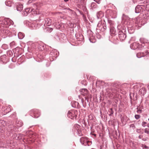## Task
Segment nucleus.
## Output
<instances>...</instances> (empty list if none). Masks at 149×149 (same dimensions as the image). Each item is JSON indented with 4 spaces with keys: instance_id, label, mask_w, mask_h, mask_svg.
Wrapping results in <instances>:
<instances>
[{
    "instance_id": "nucleus-22",
    "label": "nucleus",
    "mask_w": 149,
    "mask_h": 149,
    "mask_svg": "<svg viewBox=\"0 0 149 149\" xmlns=\"http://www.w3.org/2000/svg\"><path fill=\"white\" fill-rule=\"evenodd\" d=\"M110 111V114H109L110 116H111L113 114V112L112 108L110 109V111Z\"/></svg>"
},
{
    "instance_id": "nucleus-26",
    "label": "nucleus",
    "mask_w": 149,
    "mask_h": 149,
    "mask_svg": "<svg viewBox=\"0 0 149 149\" xmlns=\"http://www.w3.org/2000/svg\"><path fill=\"white\" fill-rule=\"evenodd\" d=\"M146 122H144L142 123V125L143 126L145 127L146 126Z\"/></svg>"
},
{
    "instance_id": "nucleus-16",
    "label": "nucleus",
    "mask_w": 149,
    "mask_h": 149,
    "mask_svg": "<svg viewBox=\"0 0 149 149\" xmlns=\"http://www.w3.org/2000/svg\"><path fill=\"white\" fill-rule=\"evenodd\" d=\"M75 127L76 130H77L81 129V127L78 124H76L75 125Z\"/></svg>"
},
{
    "instance_id": "nucleus-4",
    "label": "nucleus",
    "mask_w": 149,
    "mask_h": 149,
    "mask_svg": "<svg viewBox=\"0 0 149 149\" xmlns=\"http://www.w3.org/2000/svg\"><path fill=\"white\" fill-rule=\"evenodd\" d=\"M81 94L83 96H88V91L86 89H82L80 90Z\"/></svg>"
},
{
    "instance_id": "nucleus-31",
    "label": "nucleus",
    "mask_w": 149,
    "mask_h": 149,
    "mask_svg": "<svg viewBox=\"0 0 149 149\" xmlns=\"http://www.w3.org/2000/svg\"><path fill=\"white\" fill-rule=\"evenodd\" d=\"M142 136H141V135H140L139 137V139H141L142 138Z\"/></svg>"
},
{
    "instance_id": "nucleus-8",
    "label": "nucleus",
    "mask_w": 149,
    "mask_h": 149,
    "mask_svg": "<svg viewBox=\"0 0 149 149\" xmlns=\"http://www.w3.org/2000/svg\"><path fill=\"white\" fill-rule=\"evenodd\" d=\"M142 10V8L140 6H137L135 8V12L138 13H140Z\"/></svg>"
},
{
    "instance_id": "nucleus-27",
    "label": "nucleus",
    "mask_w": 149,
    "mask_h": 149,
    "mask_svg": "<svg viewBox=\"0 0 149 149\" xmlns=\"http://www.w3.org/2000/svg\"><path fill=\"white\" fill-rule=\"evenodd\" d=\"M135 127L134 125V124H132L130 125V127H132V128H134Z\"/></svg>"
},
{
    "instance_id": "nucleus-20",
    "label": "nucleus",
    "mask_w": 149,
    "mask_h": 149,
    "mask_svg": "<svg viewBox=\"0 0 149 149\" xmlns=\"http://www.w3.org/2000/svg\"><path fill=\"white\" fill-rule=\"evenodd\" d=\"M144 132L145 133L148 134H149V129L146 128L144 130Z\"/></svg>"
},
{
    "instance_id": "nucleus-9",
    "label": "nucleus",
    "mask_w": 149,
    "mask_h": 149,
    "mask_svg": "<svg viewBox=\"0 0 149 149\" xmlns=\"http://www.w3.org/2000/svg\"><path fill=\"white\" fill-rule=\"evenodd\" d=\"M52 30V29L49 27H46L44 29V31L45 33L51 32Z\"/></svg>"
},
{
    "instance_id": "nucleus-6",
    "label": "nucleus",
    "mask_w": 149,
    "mask_h": 149,
    "mask_svg": "<svg viewBox=\"0 0 149 149\" xmlns=\"http://www.w3.org/2000/svg\"><path fill=\"white\" fill-rule=\"evenodd\" d=\"M119 37L121 40H123L126 38V35L122 32H120L119 35Z\"/></svg>"
},
{
    "instance_id": "nucleus-40",
    "label": "nucleus",
    "mask_w": 149,
    "mask_h": 149,
    "mask_svg": "<svg viewBox=\"0 0 149 149\" xmlns=\"http://www.w3.org/2000/svg\"><path fill=\"white\" fill-rule=\"evenodd\" d=\"M148 120H149V119H148Z\"/></svg>"
},
{
    "instance_id": "nucleus-38",
    "label": "nucleus",
    "mask_w": 149,
    "mask_h": 149,
    "mask_svg": "<svg viewBox=\"0 0 149 149\" xmlns=\"http://www.w3.org/2000/svg\"><path fill=\"white\" fill-rule=\"evenodd\" d=\"M148 89H149V86H148Z\"/></svg>"
},
{
    "instance_id": "nucleus-10",
    "label": "nucleus",
    "mask_w": 149,
    "mask_h": 149,
    "mask_svg": "<svg viewBox=\"0 0 149 149\" xmlns=\"http://www.w3.org/2000/svg\"><path fill=\"white\" fill-rule=\"evenodd\" d=\"M23 6L22 4H19L17 5V9L18 11H20L23 10Z\"/></svg>"
},
{
    "instance_id": "nucleus-14",
    "label": "nucleus",
    "mask_w": 149,
    "mask_h": 149,
    "mask_svg": "<svg viewBox=\"0 0 149 149\" xmlns=\"http://www.w3.org/2000/svg\"><path fill=\"white\" fill-rule=\"evenodd\" d=\"M140 41L143 44H144L145 43H147L148 42V40L146 39H144L143 38H141L140 39Z\"/></svg>"
},
{
    "instance_id": "nucleus-39",
    "label": "nucleus",
    "mask_w": 149,
    "mask_h": 149,
    "mask_svg": "<svg viewBox=\"0 0 149 149\" xmlns=\"http://www.w3.org/2000/svg\"><path fill=\"white\" fill-rule=\"evenodd\" d=\"M148 125H149L148 127H149V124H148Z\"/></svg>"
},
{
    "instance_id": "nucleus-19",
    "label": "nucleus",
    "mask_w": 149,
    "mask_h": 149,
    "mask_svg": "<svg viewBox=\"0 0 149 149\" xmlns=\"http://www.w3.org/2000/svg\"><path fill=\"white\" fill-rule=\"evenodd\" d=\"M4 124H5V122L2 120H0V126L1 125V124L2 125H4Z\"/></svg>"
},
{
    "instance_id": "nucleus-2",
    "label": "nucleus",
    "mask_w": 149,
    "mask_h": 149,
    "mask_svg": "<svg viewBox=\"0 0 149 149\" xmlns=\"http://www.w3.org/2000/svg\"><path fill=\"white\" fill-rule=\"evenodd\" d=\"M77 114V111L76 110H71L68 111L67 115L69 118L72 119L74 118H76Z\"/></svg>"
},
{
    "instance_id": "nucleus-32",
    "label": "nucleus",
    "mask_w": 149,
    "mask_h": 149,
    "mask_svg": "<svg viewBox=\"0 0 149 149\" xmlns=\"http://www.w3.org/2000/svg\"><path fill=\"white\" fill-rule=\"evenodd\" d=\"M68 1V0H64V1L65 2H67V1Z\"/></svg>"
},
{
    "instance_id": "nucleus-28",
    "label": "nucleus",
    "mask_w": 149,
    "mask_h": 149,
    "mask_svg": "<svg viewBox=\"0 0 149 149\" xmlns=\"http://www.w3.org/2000/svg\"><path fill=\"white\" fill-rule=\"evenodd\" d=\"M20 123H21L20 125H17L18 126L21 127V126H22V124H23L21 122H20Z\"/></svg>"
},
{
    "instance_id": "nucleus-29",
    "label": "nucleus",
    "mask_w": 149,
    "mask_h": 149,
    "mask_svg": "<svg viewBox=\"0 0 149 149\" xmlns=\"http://www.w3.org/2000/svg\"><path fill=\"white\" fill-rule=\"evenodd\" d=\"M95 3H92V6H94L95 5Z\"/></svg>"
},
{
    "instance_id": "nucleus-11",
    "label": "nucleus",
    "mask_w": 149,
    "mask_h": 149,
    "mask_svg": "<svg viewBox=\"0 0 149 149\" xmlns=\"http://www.w3.org/2000/svg\"><path fill=\"white\" fill-rule=\"evenodd\" d=\"M146 54L143 53L139 52L137 54L136 56L138 58H140L144 56Z\"/></svg>"
},
{
    "instance_id": "nucleus-30",
    "label": "nucleus",
    "mask_w": 149,
    "mask_h": 149,
    "mask_svg": "<svg viewBox=\"0 0 149 149\" xmlns=\"http://www.w3.org/2000/svg\"><path fill=\"white\" fill-rule=\"evenodd\" d=\"M34 115H35V112H34ZM35 118H38V116H36V115H35Z\"/></svg>"
},
{
    "instance_id": "nucleus-17",
    "label": "nucleus",
    "mask_w": 149,
    "mask_h": 149,
    "mask_svg": "<svg viewBox=\"0 0 149 149\" xmlns=\"http://www.w3.org/2000/svg\"><path fill=\"white\" fill-rule=\"evenodd\" d=\"M78 134L79 136H81L83 135V133L82 132L81 129L77 130Z\"/></svg>"
},
{
    "instance_id": "nucleus-24",
    "label": "nucleus",
    "mask_w": 149,
    "mask_h": 149,
    "mask_svg": "<svg viewBox=\"0 0 149 149\" xmlns=\"http://www.w3.org/2000/svg\"><path fill=\"white\" fill-rule=\"evenodd\" d=\"M112 12V10H107L106 13L108 14L109 13H111Z\"/></svg>"
},
{
    "instance_id": "nucleus-33",
    "label": "nucleus",
    "mask_w": 149,
    "mask_h": 149,
    "mask_svg": "<svg viewBox=\"0 0 149 149\" xmlns=\"http://www.w3.org/2000/svg\"><path fill=\"white\" fill-rule=\"evenodd\" d=\"M98 81H97L96 82V84H98Z\"/></svg>"
},
{
    "instance_id": "nucleus-13",
    "label": "nucleus",
    "mask_w": 149,
    "mask_h": 149,
    "mask_svg": "<svg viewBox=\"0 0 149 149\" xmlns=\"http://www.w3.org/2000/svg\"><path fill=\"white\" fill-rule=\"evenodd\" d=\"M104 14L103 13L102 11L99 12L97 14V17L98 18H101L103 16Z\"/></svg>"
},
{
    "instance_id": "nucleus-7",
    "label": "nucleus",
    "mask_w": 149,
    "mask_h": 149,
    "mask_svg": "<svg viewBox=\"0 0 149 149\" xmlns=\"http://www.w3.org/2000/svg\"><path fill=\"white\" fill-rule=\"evenodd\" d=\"M146 89L144 88H142L139 91V93L140 95H144L146 93Z\"/></svg>"
},
{
    "instance_id": "nucleus-21",
    "label": "nucleus",
    "mask_w": 149,
    "mask_h": 149,
    "mask_svg": "<svg viewBox=\"0 0 149 149\" xmlns=\"http://www.w3.org/2000/svg\"><path fill=\"white\" fill-rule=\"evenodd\" d=\"M137 111L138 113H141L142 110L140 108H137Z\"/></svg>"
},
{
    "instance_id": "nucleus-35",
    "label": "nucleus",
    "mask_w": 149,
    "mask_h": 149,
    "mask_svg": "<svg viewBox=\"0 0 149 149\" xmlns=\"http://www.w3.org/2000/svg\"><path fill=\"white\" fill-rule=\"evenodd\" d=\"M9 20L8 19V20H7V21H9Z\"/></svg>"
},
{
    "instance_id": "nucleus-12",
    "label": "nucleus",
    "mask_w": 149,
    "mask_h": 149,
    "mask_svg": "<svg viewBox=\"0 0 149 149\" xmlns=\"http://www.w3.org/2000/svg\"><path fill=\"white\" fill-rule=\"evenodd\" d=\"M18 36L19 39H22L24 37V34L22 32H19L18 33Z\"/></svg>"
},
{
    "instance_id": "nucleus-3",
    "label": "nucleus",
    "mask_w": 149,
    "mask_h": 149,
    "mask_svg": "<svg viewBox=\"0 0 149 149\" xmlns=\"http://www.w3.org/2000/svg\"><path fill=\"white\" fill-rule=\"evenodd\" d=\"M131 48L134 49H136L138 48L140 49L141 48V46L139 45V44L137 42H134L132 43L131 45Z\"/></svg>"
},
{
    "instance_id": "nucleus-15",
    "label": "nucleus",
    "mask_w": 149,
    "mask_h": 149,
    "mask_svg": "<svg viewBox=\"0 0 149 149\" xmlns=\"http://www.w3.org/2000/svg\"><path fill=\"white\" fill-rule=\"evenodd\" d=\"M33 10V9L32 8H26V12H31Z\"/></svg>"
},
{
    "instance_id": "nucleus-25",
    "label": "nucleus",
    "mask_w": 149,
    "mask_h": 149,
    "mask_svg": "<svg viewBox=\"0 0 149 149\" xmlns=\"http://www.w3.org/2000/svg\"><path fill=\"white\" fill-rule=\"evenodd\" d=\"M95 2L97 3L98 4L100 3V0H94Z\"/></svg>"
},
{
    "instance_id": "nucleus-5",
    "label": "nucleus",
    "mask_w": 149,
    "mask_h": 149,
    "mask_svg": "<svg viewBox=\"0 0 149 149\" xmlns=\"http://www.w3.org/2000/svg\"><path fill=\"white\" fill-rule=\"evenodd\" d=\"M45 22L44 24V26H49L52 24V20L49 18H46L45 19Z\"/></svg>"
},
{
    "instance_id": "nucleus-34",
    "label": "nucleus",
    "mask_w": 149,
    "mask_h": 149,
    "mask_svg": "<svg viewBox=\"0 0 149 149\" xmlns=\"http://www.w3.org/2000/svg\"><path fill=\"white\" fill-rule=\"evenodd\" d=\"M141 46L143 47L144 46V45H142Z\"/></svg>"
},
{
    "instance_id": "nucleus-23",
    "label": "nucleus",
    "mask_w": 149,
    "mask_h": 149,
    "mask_svg": "<svg viewBox=\"0 0 149 149\" xmlns=\"http://www.w3.org/2000/svg\"><path fill=\"white\" fill-rule=\"evenodd\" d=\"M140 116L138 115H136L135 116V118L137 119H139L140 118Z\"/></svg>"
},
{
    "instance_id": "nucleus-18",
    "label": "nucleus",
    "mask_w": 149,
    "mask_h": 149,
    "mask_svg": "<svg viewBox=\"0 0 149 149\" xmlns=\"http://www.w3.org/2000/svg\"><path fill=\"white\" fill-rule=\"evenodd\" d=\"M6 5L9 6H11V2L10 1H6Z\"/></svg>"
},
{
    "instance_id": "nucleus-37",
    "label": "nucleus",
    "mask_w": 149,
    "mask_h": 149,
    "mask_svg": "<svg viewBox=\"0 0 149 149\" xmlns=\"http://www.w3.org/2000/svg\"><path fill=\"white\" fill-rule=\"evenodd\" d=\"M7 25H10V24H8Z\"/></svg>"
},
{
    "instance_id": "nucleus-1",
    "label": "nucleus",
    "mask_w": 149,
    "mask_h": 149,
    "mask_svg": "<svg viewBox=\"0 0 149 149\" xmlns=\"http://www.w3.org/2000/svg\"><path fill=\"white\" fill-rule=\"evenodd\" d=\"M81 143L84 146H90L92 144V142L90 141L86 137H83L80 139Z\"/></svg>"
},
{
    "instance_id": "nucleus-36",
    "label": "nucleus",
    "mask_w": 149,
    "mask_h": 149,
    "mask_svg": "<svg viewBox=\"0 0 149 149\" xmlns=\"http://www.w3.org/2000/svg\"><path fill=\"white\" fill-rule=\"evenodd\" d=\"M111 31H112L111 29L110 31H111Z\"/></svg>"
}]
</instances>
